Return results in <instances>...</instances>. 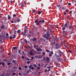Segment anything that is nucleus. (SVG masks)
<instances>
[{
  "label": "nucleus",
  "instance_id": "1",
  "mask_svg": "<svg viewBox=\"0 0 76 76\" xmlns=\"http://www.w3.org/2000/svg\"><path fill=\"white\" fill-rule=\"evenodd\" d=\"M43 36L46 40H49L50 34L48 33H47L46 34H45L43 35Z\"/></svg>",
  "mask_w": 76,
  "mask_h": 76
},
{
  "label": "nucleus",
  "instance_id": "2",
  "mask_svg": "<svg viewBox=\"0 0 76 76\" xmlns=\"http://www.w3.org/2000/svg\"><path fill=\"white\" fill-rule=\"evenodd\" d=\"M60 43H56L55 45V48L58 50L60 47Z\"/></svg>",
  "mask_w": 76,
  "mask_h": 76
},
{
  "label": "nucleus",
  "instance_id": "3",
  "mask_svg": "<svg viewBox=\"0 0 76 76\" xmlns=\"http://www.w3.org/2000/svg\"><path fill=\"white\" fill-rule=\"evenodd\" d=\"M20 21V18H18L16 19V20H14V22L15 23H17V22H19Z\"/></svg>",
  "mask_w": 76,
  "mask_h": 76
},
{
  "label": "nucleus",
  "instance_id": "4",
  "mask_svg": "<svg viewBox=\"0 0 76 76\" xmlns=\"http://www.w3.org/2000/svg\"><path fill=\"white\" fill-rule=\"evenodd\" d=\"M32 65L30 64L29 66V68L30 69H31L32 70H34V69H35V68H34V67H32Z\"/></svg>",
  "mask_w": 76,
  "mask_h": 76
},
{
  "label": "nucleus",
  "instance_id": "5",
  "mask_svg": "<svg viewBox=\"0 0 76 76\" xmlns=\"http://www.w3.org/2000/svg\"><path fill=\"white\" fill-rule=\"evenodd\" d=\"M31 40L33 42H34V41H37V37H33V39H32Z\"/></svg>",
  "mask_w": 76,
  "mask_h": 76
},
{
  "label": "nucleus",
  "instance_id": "6",
  "mask_svg": "<svg viewBox=\"0 0 76 76\" xmlns=\"http://www.w3.org/2000/svg\"><path fill=\"white\" fill-rule=\"evenodd\" d=\"M34 22L35 23H37V22L36 24V25H38L39 24V22H38V20H35Z\"/></svg>",
  "mask_w": 76,
  "mask_h": 76
},
{
  "label": "nucleus",
  "instance_id": "7",
  "mask_svg": "<svg viewBox=\"0 0 76 76\" xmlns=\"http://www.w3.org/2000/svg\"><path fill=\"white\" fill-rule=\"evenodd\" d=\"M73 28V26L71 25L68 26V29L69 31H70V29H72Z\"/></svg>",
  "mask_w": 76,
  "mask_h": 76
},
{
  "label": "nucleus",
  "instance_id": "8",
  "mask_svg": "<svg viewBox=\"0 0 76 76\" xmlns=\"http://www.w3.org/2000/svg\"><path fill=\"white\" fill-rule=\"evenodd\" d=\"M19 5L20 7H23L24 6V5L22 3H20L19 4Z\"/></svg>",
  "mask_w": 76,
  "mask_h": 76
},
{
  "label": "nucleus",
  "instance_id": "9",
  "mask_svg": "<svg viewBox=\"0 0 76 76\" xmlns=\"http://www.w3.org/2000/svg\"><path fill=\"white\" fill-rule=\"evenodd\" d=\"M12 63H14L16 65V64H17V63H16V61L15 60H13L12 61Z\"/></svg>",
  "mask_w": 76,
  "mask_h": 76
},
{
  "label": "nucleus",
  "instance_id": "10",
  "mask_svg": "<svg viewBox=\"0 0 76 76\" xmlns=\"http://www.w3.org/2000/svg\"><path fill=\"white\" fill-rule=\"evenodd\" d=\"M29 54H30V55H34V53H33L32 51H31L29 52Z\"/></svg>",
  "mask_w": 76,
  "mask_h": 76
},
{
  "label": "nucleus",
  "instance_id": "11",
  "mask_svg": "<svg viewBox=\"0 0 76 76\" xmlns=\"http://www.w3.org/2000/svg\"><path fill=\"white\" fill-rule=\"evenodd\" d=\"M68 24V23H66L65 24L64 26L65 28H67V25Z\"/></svg>",
  "mask_w": 76,
  "mask_h": 76
},
{
  "label": "nucleus",
  "instance_id": "12",
  "mask_svg": "<svg viewBox=\"0 0 76 76\" xmlns=\"http://www.w3.org/2000/svg\"><path fill=\"white\" fill-rule=\"evenodd\" d=\"M41 22H42V23H44V22H45V21L44 20H40L39 21V23H41Z\"/></svg>",
  "mask_w": 76,
  "mask_h": 76
},
{
  "label": "nucleus",
  "instance_id": "13",
  "mask_svg": "<svg viewBox=\"0 0 76 76\" xmlns=\"http://www.w3.org/2000/svg\"><path fill=\"white\" fill-rule=\"evenodd\" d=\"M42 11H38V15H40L41 14V13H42Z\"/></svg>",
  "mask_w": 76,
  "mask_h": 76
},
{
  "label": "nucleus",
  "instance_id": "14",
  "mask_svg": "<svg viewBox=\"0 0 76 76\" xmlns=\"http://www.w3.org/2000/svg\"><path fill=\"white\" fill-rule=\"evenodd\" d=\"M50 53H49V55H50V54H51L52 55H53V54H54V53H53V51H51V52H50Z\"/></svg>",
  "mask_w": 76,
  "mask_h": 76
},
{
  "label": "nucleus",
  "instance_id": "15",
  "mask_svg": "<svg viewBox=\"0 0 76 76\" xmlns=\"http://www.w3.org/2000/svg\"><path fill=\"white\" fill-rule=\"evenodd\" d=\"M69 32L70 34H73V31L71 30L69 31Z\"/></svg>",
  "mask_w": 76,
  "mask_h": 76
},
{
  "label": "nucleus",
  "instance_id": "16",
  "mask_svg": "<svg viewBox=\"0 0 76 76\" xmlns=\"http://www.w3.org/2000/svg\"><path fill=\"white\" fill-rule=\"evenodd\" d=\"M19 54H20V55H22V53H21V50H18Z\"/></svg>",
  "mask_w": 76,
  "mask_h": 76
},
{
  "label": "nucleus",
  "instance_id": "17",
  "mask_svg": "<svg viewBox=\"0 0 76 76\" xmlns=\"http://www.w3.org/2000/svg\"><path fill=\"white\" fill-rule=\"evenodd\" d=\"M4 26L2 25L1 26V29H4Z\"/></svg>",
  "mask_w": 76,
  "mask_h": 76
},
{
  "label": "nucleus",
  "instance_id": "18",
  "mask_svg": "<svg viewBox=\"0 0 76 76\" xmlns=\"http://www.w3.org/2000/svg\"><path fill=\"white\" fill-rule=\"evenodd\" d=\"M28 30L26 29H25L24 30V32L25 33H27V32H28Z\"/></svg>",
  "mask_w": 76,
  "mask_h": 76
},
{
  "label": "nucleus",
  "instance_id": "19",
  "mask_svg": "<svg viewBox=\"0 0 76 76\" xmlns=\"http://www.w3.org/2000/svg\"><path fill=\"white\" fill-rule=\"evenodd\" d=\"M58 57H62V54H59L58 55Z\"/></svg>",
  "mask_w": 76,
  "mask_h": 76
},
{
  "label": "nucleus",
  "instance_id": "20",
  "mask_svg": "<svg viewBox=\"0 0 76 76\" xmlns=\"http://www.w3.org/2000/svg\"><path fill=\"white\" fill-rule=\"evenodd\" d=\"M34 47L35 49H37L38 48H37V46L36 45H34Z\"/></svg>",
  "mask_w": 76,
  "mask_h": 76
},
{
  "label": "nucleus",
  "instance_id": "21",
  "mask_svg": "<svg viewBox=\"0 0 76 76\" xmlns=\"http://www.w3.org/2000/svg\"><path fill=\"white\" fill-rule=\"evenodd\" d=\"M11 19V17L10 15H8V20H10Z\"/></svg>",
  "mask_w": 76,
  "mask_h": 76
},
{
  "label": "nucleus",
  "instance_id": "22",
  "mask_svg": "<svg viewBox=\"0 0 76 76\" xmlns=\"http://www.w3.org/2000/svg\"><path fill=\"white\" fill-rule=\"evenodd\" d=\"M20 32H21L20 30L19 29L17 31V33L18 34H20Z\"/></svg>",
  "mask_w": 76,
  "mask_h": 76
},
{
  "label": "nucleus",
  "instance_id": "23",
  "mask_svg": "<svg viewBox=\"0 0 76 76\" xmlns=\"http://www.w3.org/2000/svg\"><path fill=\"white\" fill-rule=\"evenodd\" d=\"M23 41L24 42H25L26 44V43H27V42H28L27 40H26V39H24L23 40Z\"/></svg>",
  "mask_w": 76,
  "mask_h": 76
},
{
  "label": "nucleus",
  "instance_id": "24",
  "mask_svg": "<svg viewBox=\"0 0 76 76\" xmlns=\"http://www.w3.org/2000/svg\"><path fill=\"white\" fill-rule=\"evenodd\" d=\"M57 60L58 61H61V60H61V59L60 58H58L57 59Z\"/></svg>",
  "mask_w": 76,
  "mask_h": 76
},
{
  "label": "nucleus",
  "instance_id": "25",
  "mask_svg": "<svg viewBox=\"0 0 76 76\" xmlns=\"http://www.w3.org/2000/svg\"><path fill=\"white\" fill-rule=\"evenodd\" d=\"M56 6L57 7H60V4H59L58 5L56 4Z\"/></svg>",
  "mask_w": 76,
  "mask_h": 76
},
{
  "label": "nucleus",
  "instance_id": "26",
  "mask_svg": "<svg viewBox=\"0 0 76 76\" xmlns=\"http://www.w3.org/2000/svg\"><path fill=\"white\" fill-rule=\"evenodd\" d=\"M61 50H58L57 51V53H58L59 54H60V53L61 52Z\"/></svg>",
  "mask_w": 76,
  "mask_h": 76
},
{
  "label": "nucleus",
  "instance_id": "27",
  "mask_svg": "<svg viewBox=\"0 0 76 76\" xmlns=\"http://www.w3.org/2000/svg\"><path fill=\"white\" fill-rule=\"evenodd\" d=\"M64 47H65V48H67V45H66V44H65V43L64 44Z\"/></svg>",
  "mask_w": 76,
  "mask_h": 76
},
{
  "label": "nucleus",
  "instance_id": "28",
  "mask_svg": "<svg viewBox=\"0 0 76 76\" xmlns=\"http://www.w3.org/2000/svg\"><path fill=\"white\" fill-rule=\"evenodd\" d=\"M16 36H15V35H13V37H12V38L13 39H15L16 38Z\"/></svg>",
  "mask_w": 76,
  "mask_h": 76
},
{
  "label": "nucleus",
  "instance_id": "29",
  "mask_svg": "<svg viewBox=\"0 0 76 76\" xmlns=\"http://www.w3.org/2000/svg\"><path fill=\"white\" fill-rule=\"evenodd\" d=\"M22 35H24V36H25V37H26V33H25V32L23 33L22 34Z\"/></svg>",
  "mask_w": 76,
  "mask_h": 76
},
{
  "label": "nucleus",
  "instance_id": "30",
  "mask_svg": "<svg viewBox=\"0 0 76 76\" xmlns=\"http://www.w3.org/2000/svg\"><path fill=\"white\" fill-rule=\"evenodd\" d=\"M12 49H13V50H15L17 49V48L16 47H13L12 48Z\"/></svg>",
  "mask_w": 76,
  "mask_h": 76
},
{
  "label": "nucleus",
  "instance_id": "31",
  "mask_svg": "<svg viewBox=\"0 0 76 76\" xmlns=\"http://www.w3.org/2000/svg\"><path fill=\"white\" fill-rule=\"evenodd\" d=\"M47 61H50V58L48 57H47Z\"/></svg>",
  "mask_w": 76,
  "mask_h": 76
},
{
  "label": "nucleus",
  "instance_id": "32",
  "mask_svg": "<svg viewBox=\"0 0 76 76\" xmlns=\"http://www.w3.org/2000/svg\"><path fill=\"white\" fill-rule=\"evenodd\" d=\"M1 64L2 65V66H4V65H5V63H4V62H2V63Z\"/></svg>",
  "mask_w": 76,
  "mask_h": 76
},
{
  "label": "nucleus",
  "instance_id": "33",
  "mask_svg": "<svg viewBox=\"0 0 76 76\" xmlns=\"http://www.w3.org/2000/svg\"><path fill=\"white\" fill-rule=\"evenodd\" d=\"M6 39H9V36H7L5 37Z\"/></svg>",
  "mask_w": 76,
  "mask_h": 76
},
{
  "label": "nucleus",
  "instance_id": "34",
  "mask_svg": "<svg viewBox=\"0 0 76 76\" xmlns=\"http://www.w3.org/2000/svg\"><path fill=\"white\" fill-rule=\"evenodd\" d=\"M62 30L64 31V30H65V29H66V27H64L62 28Z\"/></svg>",
  "mask_w": 76,
  "mask_h": 76
},
{
  "label": "nucleus",
  "instance_id": "35",
  "mask_svg": "<svg viewBox=\"0 0 76 76\" xmlns=\"http://www.w3.org/2000/svg\"><path fill=\"white\" fill-rule=\"evenodd\" d=\"M13 17L14 18H16V15L15 14L13 15Z\"/></svg>",
  "mask_w": 76,
  "mask_h": 76
},
{
  "label": "nucleus",
  "instance_id": "36",
  "mask_svg": "<svg viewBox=\"0 0 76 76\" xmlns=\"http://www.w3.org/2000/svg\"><path fill=\"white\" fill-rule=\"evenodd\" d=\"M3 15H2V14H0V18H3V17L1 15L3 16Z\"/></svg>",
  "mask_w": 76,
  "mask_h": 76
},
{
  "label": "nucleus",
  "instance_id": "37",
  "mask_svg": "<svg viewBox=\"0 0 76 76\" xmlns=\"http://www.w3.org/2000/svg\"><path fill=\"white\" fill-rule=\"evenodd\" d=\"M63 34H66V31H63Z\"/></svg>",
  "mask_w": 76,
  "mask_h": 76
},
{
  "label": "nucleus",
  "instance_id": "38",
  "mask_svg": "<svg viewBox=\"0 0 76 76\" xmlns=\"http://www.w3.org/2000/svg\"><path fill=\"white\" fill-rule=\"evenodd\" d=\"M7 60L8 61V62H10V59L9 58H7Z\"/></svg>",
  "mask_w": 76,
  "mask_h": 76
},
{
  "label": "nucleus",
  "instance_id": "39",
  "mask_svg": "<svg viewBox=\"0 0 76 76\" xmlns=\"http://www.w3.org/2000/svg\"><path fill=\"white\" fill-rule=\"evenodd\" d=\"M37 34L38 35H39V32L37 31Z\"/></svg>",
  "mask_w": 76,
  "mask_h": 76
},
{
  "label": "nucleus",
  "instance_id": "40",
  "mask_svg": "<svg viewBox=\"0 0 76 76\" xmlns=\"http://www.w3.org/2000/svg\"><path fill=\"white\" fill-rule=\"evenodd\" d=\"M0 32H1V35H3V31H1V29H0Z\"/></svg>",
  "mask_w": 76,
  "mask_h": 76
},
{
  "label": "nucleus",
  "instance_id": "41",
  "mask_svg": "<svg viewBox=\"0 0 76 76\" xmlns=\"http://www.w3.org/2000/svg\"><path fill=\"white\" fill-rule=\"evenodd\" d=\"M46 52H48V53H50V51L48 50H46Z\"/></svg>",
  "mask_w": 76,
  "mask_h": 76
},
{
  "label": "nucleus",
  "instance_id": "42",
  "mask_svg": "<svg viewBox=\"0 0 76 76\" xmlns=\"http://www.w3.org/2000/svg\"><path fill=\"white\" fill-rule=\"evenodd\" d=\"M37 51H40V50L39 49V48H37Z\"/></svg>",
  "mask_w": 76,
  "mask_h": 76
},
{
  "label": "nucleus",
  "instance_id": "43",
  "mask_svg": "<svg viewBox=\"0 0 76 76\" xmlns=\"http://www.w3.org/2000/svg\"><path fill=\"white\" fill-rule=\"evenodd\" d=\"M2 37L3 38H4V39H5V40H6V37L3 36Z\"/></svg>",
  "mask_w": 76,
  "mask_h": 76
},
{
  "label": "nucleus",
  "instance_id": "44",
  "mask_svg": "<svg viewBox=\"0 0 76 76\" xmlns=\"http://www.w3.org/2000/svg\"><path fill=\"white\" fill-rule=\"evenodd\" d=\"M60 54H62V55H63V54H64V53L63 52H61V53H60Z\"/></svg>",
  "mask_w": 76,
  "mask_h": 76
},
{
  "label": "nucleus",
  "instance_id": "45",
  "mask_svg": "<svg viewBox=\"0 0 76 76\" xmlns=\"http://www.w3.org/2000/svg\"><path fill=\"white\" fill-rule=\"evenodd\" d=\"M47 64H46L44 68H46V67H47Z\"/></svg>",
  "mask_w": 76,
  "mask_h": 76
},
{
  "label": "nucleus",
  "instance_id": "46",
  "mask_svg": "<svg viewBox=\"0 0 76 76\" xmlns=\"http://www.w3.org/2000/svg\"><path fill=\"white\" fill-rule=\"evenodd\" d=\"M33 13H35V12H36V10H35V9H34V10H33Z\"/></svg>",
  "mask_w": 76,
  "mask_h": 76
},
{
  "label": "nucleus",
  "instance_id": "47",
  "mask_svg": "<svg viewBox=\"0 0 76 76\" xmlns=\"http://www.w3.org/2000/svg\"><path fill=\"white\" fill-rule=\"evenodd\" d=\"M33 66L35 67H37V65H36V64H34L33 65Z\"/></svg>",
  "mask_w": 76,
  "mask_h": 76
},
{
  "label": "nucleus",
  "instance_id": "48",
  "mask_svg": "<svg viewBox=\"0 0 76 76\" xmlns=\"http://www.w3.org/2000/svg\"><path fill=\"white\" fill-rule=\"evenodd\" d=\"M2 37H3L2 35H0V38H1V39H2Z\"/></svg>",
  "mask_w": 76,
  "mask_h": 76
},
{
  "label": "nucleus",
  "instance_id": "49",
  "mask_svg": "<svg viewBox=\"0 0 76 76\" xmlns=\"http://www.w3.org/2000/svg\"><path fill=\"white\" fill-rule=\"evenodd\" d=\"M57 66L58 67H60V64H57Z\"/></svg>",
  "mask_w": 76,
  "mask_h": 76
},
{
  "label": "nucleus",
  "instance_id": "50",
  "mask_svg": "<svg viewBox=\"0 0 76 76\" xmlns=\"http://www.w3.org/2000/svg\"><path fill=\"white\" fill-rule=\"evenodd\" d=\"M10 3H11V4H12V3H13V1H12L11 0L10 1Z\"/></svg>",
  "mask_w": 76,
  "mask_h": 76
},
{
  "label": "nucleus",
  "instance_id": "51",
  "mask_svg": "<svg viewBox=\"0 0 76 76\" xmlns=\"http://www.w3.org/2000/svg\"><path fill=\"white\" fill-rule=\"evenodd\" d=\"M42 54L43 56H45V52H43L42 53Z\"/></svg>",
  "mask_w": 76,
  "mask_h": 76
},
{
  "label": "nucleus",
  "instance_id": "52",
  "mask_svg": "<svg viewBox=\"0 0 76 76\" xmlns=\"http://www.w3.org/2000/svg\"><path fill=\"white\" fill-rule=\"evenodd\" d=\"M19 69L20 70H22V68H21V67H20L19 68Z\"/></svg>",
  "mask_w": 76,
  "mask_h": 76
},
{
  "label": "nucleus",
  "instance_id": "53",
  "mask_svg": "<svg viewBox=\"0 0 76 76\" xmlns=\"http://www.w3.org/2000/svg\"><path fill=\"white\" fill-rule=\"evenodd\" d=\"M36 58H38L39 56H36L35 57Z\"/></svg>",
  "mask_w": 76,
  "mask_h": 76
},
{
  "label": "nucleus",
  "instance_id": "54",
  "mask_svg": "<svg viewBox=\"0 0 76 76\" xmlns=\"http://www.w3.org/2000/svg\"><path fill=\"white\" fill-rule=\"evenodd\" d=\"M16 73H13V74H12V75H16Z\"/></svg>",
  "mask_w": 76,
  "mask_h": 76
},
{
  "label": "nucleus",
  "instance_id": "55",
  "mask_svg": "<svg viewBox=\"0 0 76 76\" xmlns=\"http://www.w3.org/2000/svg\"><path fill=\"white\" fill-rule=\"evenodd\" d=\"M29 63H31V61H27V64H29Z\"/></svg>",
  "mask_w": 76,
  "mask_h": 76
},
{
  "label": "nucleus",
  "instance_id": "56",
  "mask_svg": "<svg viewBox=\"0 0 76 76\" xmlns=\"http://www.w3.org/2000/svg\"><path fill=\"white\" fill-rule=\"evenodd\" d=\"M47 69H51V67L50 66H48V67L47 68Z\"/></svg>",
  "mask_w": 76,
  "mask_h": 76
},
{
  "label": "nucleus",
  "instance_id": "57",
  "mask_svg": "<svg viewBox=\"0 0 76 76\" xmlns=\"http://www.w3.org/2000/svg\"><path fill=\"white\" fill-rule=\"evenodd\" d=\"M43 60L44 61H45V58L44 57L43 58Z\"/></svg>",
  "mask_w": 76,
  "mask_h": 76
},
{
  "label": "nucleus",
  "instance_id": "58",
  "mask_svg": "<svg viewBox=\"0 0 76 76\" xmlns=\"http://www.w3.org/2000/svg\"><path fill=\"white\" fill-rule=\"evenodd\" d=\"M68 19H69V20H70V16L68 17Z\"/></svg>",
  "mask_w": 76,
  "mask_h": 76
},
{
  "label": "nucleus",
  "instance_id": "59",
  "mask_svg": "<svg viewBox=\"0 0 76 76\" xmlns=\"http://www.w3.org/2000/svg\"><path fill=\"white\" fill-rule=\"evenodd\" d=\"M28 35L30 37H32V36H31V34H28Z\"/></svg>",
  "mask_w": 76,
  "mask_h": 76
},
{
  "label": "nucleus",
  "instance_id": "60",
  "mask_svg": "<svg viewBox=\"0 0 76 76\" xmlns=\"http://www.w3.org/2000/svg\"><path fill=\"white\" fill-rule=\"evenodd\" d=\"M66 12H67H67H69V10H68V9H67L66 10Z\"/></svg>",
  "mask_w": 76,
  "mask_h": 76
},
{
  "label": "nucleus",
  "instance_id": "61",
  "mask_svg": "<svg viewBox=\"0 0 76 76\" xmlns=\"http://www.w3.org/2000/svg\"><path fill=\"white\" fill-rule=\"evenodd\" d=\"M33 27L34 28H35V25L34 24L33 25Z\"/></svg>",
  "mask_w": 76,
  "mask_h": 76
},
{
  "label": "nucleus",
  "instance_id": "62",
  "mask_svg": "<svg viewBox=\"0 0 76 76\" xmlns=\"http://www.w3.org/2000/svg\"><path fill=\"white\" fill-rule=\"evenodd\" d=\"M69 53H72V51L71 50H69Z\"/></svg>",
  "mask_w": 76,
  "mask_h": 76
},
{
  "label": "nucleus",
  "instance_id": "63",
  "mask_svg": "<svg viewBox=\"0 0 76 76\" xmlns=\"http://www.w3.org/2000/svg\"><path fill=\"white\" fill-rule=\"evenodd\" d=\"M7 65L9 66L10 65V63H7Z\"/></svg>",
  "mask_w": 76,
  "mask_h": 76
},
{
  "label": "nucleus",
  "instance_id": "64",
  "mask_svg": "<svg viewBox=\"0 0 76 76\" xmlns=\"http://www.w3.org/2000/svg\"><path fill=\"white\" fill-rule=\"evenodd\" d=\"M33 59H34V57H32L31 58V60H33Z\"/></svg>",
  "mask_w": 76,
  "mask_h": 76
}]
</instances>
